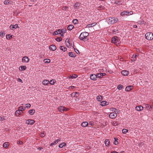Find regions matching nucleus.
I'll list each match as a JSON object with an SVG mask.
<instances>
[{
	"mask_svg": "<svg viewBox=\"0 0 153 153\" xmlns=\"http://www.w3.org/2000/svg\"><path fill=\"white\" fill-rule=\"evenodd\" d=\"M89 33H88L86 32H83L80 34L79 38L81 40L85 41L86 40H88L87 39V37Z\"/></svg>",
	"mask_w": 153,
	"mask_h": 153,
	"instance_id": "nucleus-1",
	"label": "nucleus"
},
{
	"mask_svg": "<svg viewBox=\"0 0 153 153\" xmlns=\"http://www.w3.org/2000/svg\"><path fill=\"white\" fill-rule=\"evenodd\" d=\"M111 42L116 45L117 46H118L120 42V39L118 37L114 36L112 37Z\"/></svg>",
	"mask_w": 153,
	"mask_h": 153,
	"instance_id": "nucleus-2",
	"label": "nucleus"
},
{
	"mask_svg": "<svg viewBox=\"0 0 153 153\" xmlns=\"http://www.w3.org/2000/svg\"><path fill=\"white\" fill-rule=\"evenodd\" d=\"M107 21L109 24H112L117 22L118 21V19L114 17H110L107 19Z\"/></svg>",
	"mask_w": 153,
	"mask_h": 153,
	"instance_id": "nucleus-3",
	"label": "nucleus"
},
{
	"mask_svg": "<svg viewBox=\"0 0 153 153\" xmlns=\"http://www.w3.org/2000/svg\"><path fill=\"white\" fill-rule=\"evenodd\" d=\"M145 38L148 40L153 39V33L151 32L147 33L145 35Z\"/></svg>",
	"mask_w": 153,
	"mask_h": 153,
	"instance_id": "nucleus-4",
	"label": "nucleus"
},
{
	"mask_svg": "<svg viewBox=\"0 0 153 153\" xmlns=\"http://www.w3.org/2000/svg\"><path fill=\"white\" fill-rule=\"evenodd\" d=\"M35 123L34 120L28 119L26 120V123L27 124L33 125Z\"/></svg>",
	"mask_w": 153,
	"mask_h": 153,
	"instance_id": "nucleus-5",
	"label": "nucleus"
},
{
	"mask_svg": "<svg viewBox=\"0 0 153 153\" xmlns=\"http://www.w3.org/2000/svg\"><path fill=\"white\" fill-rule=\"evenodd\" d=\"M117 115L116 113L112 112L109 115V117L110 118L114 119L116 117Z\"/></svg>",
	"mask_w": 153,
	"mask_h": 153,
	"instance_id": "nucleus-6",
	"label": "nucleus"
},
{
	"mask_svg": "<svg viewBox=\"0 0 153 153\" xmlns=\"http://www.w3.org/2000/svg\"><path fill=\"white\" fill-rule=\"evenodd\" d=\"M49 49L52 51H55L56 48V47L54 45H52L49 46Z\"/></svg>",
	"mask_w": 153,
	"mask_h": 153,
	"instance_id": "nucleus-7",
	"label": "nucleus"
},
{
	"mask_svg": "<svg viewBox=\"0 0 153 153\" xmlns=\"http://www.w3.org/2000/svg\"><path fill=\"white\" fill-rule=\"evenodd\" d=\"M29 61V59L28 57L25 56L23 57L22 59V61L23 62H28Z\"/></svg>",
	"mask_w": 153,
	"mask_h": 153,
	"instance_id": "nucleus-8",
	"label": "nucleus"
},
{
	"mask_svg": "<svg viewBox=\"0 0 153 153\" xmlns=\"http://www.w3.org/2000/svg\"><path fill=\"white\" fill-rule=\"evenodd\" d=\"M19 27H18V25L17 24H16L14 25H11L10 26V28L11 30H13V29L14 28L16 29L17 28Z\"/></svg>",
	"mask_w": 153,
	"mask_h": 153,
	"instance_id": "nucleus-9",
	"label": "nucleus"
},
{
	"mask_svg": "<svg viewBox=\"0 0 153 153\" xmlns=\"http://www.w3.org/2000/svg\"><path fill=\"white\" fill-rule=\"evenodd\" d=\"M121 73L123 75L126 76L128 74L129 72L126 70H123L121 71Z\"/></svg>",
	"mask_w": 153,
	"mask_h": 153,
	"instance_id": "nucleus-10",
	"label": "nucleus"
},
{
	"mask_svg": "<svg viewBox=\"0 0 153 153\" xmlns=\"http://www.w3.org/2000/svg\"><path fill=\"white\" fill-rule=\"evenodd\" d=\"M133 88V86L131 85H129L127 86L125 90L126 91H130Z\"/></svg>",
	"mask_w": 153,
	"mask_h": 153,
	"instance_id": "nucleus-11",
	"label": "nucleus"
},
{
	"mask_svg": "<svg viewBox=\"0 0 153 153\" xmlns=\"http://www.w3.org/2000/svg\"><path fill=\"white\" fill-rule=\"evenodd\" d=\"M90 79L93 80H95L97 79V77L95 74H91L90 76Z\"/></svg>",
	"mask_w": 153,
	"mask_h": 153,
	"instance_id": "nucleus-12",
	"label": "nucleus"
},
{
	"mask_svg": "<svg viewBox=\"0 0 153 153\" xmlns=\"http://www.w3.org/2000/svg\"><path fill=\"white\" fill-rule=\"evenodd\" d=\"M143 107L141 105H139L136 107L135 109L138 111H141L143 110Z\"/></svg>",
	"mask_w": 153,
	"mask_h": 153,
	"instance_id": "nucleus-13",
	"label": "nucleus"
},
{
	"mask_svg": "<svg viewBox=\"0 0 153 153\" xmlns=\"http://www.w3.org/2000/svg\"><path fill=\"white\" fill-rule=\"evenodd\" d=\"M100 104L102 106H104L107 105L108 103L106 101H102L100 102Z\"/></svg>",
	"mask_w": 153,
	"mask_h": 153,
	"instance_id": "nucleus-14",
	"label": "nucleus"
},
{
	"mask_svg": "<svg viewBox=\"0 0 153 153\" xmlns=\"http://www.w3.org/2000/svg\"><path fill=\"white\" fill-rule=\"evenodd\" d=\"M138 56V54H136L134 55V54L132 56L131 58L132 59H131V61L132 62H134L136 61V57Z\"/></svg>",
	"mask_w": 153,
	"mask_h": 153,
	"instance_id": "nucleus-15",
	"label": "nucleus"
},
{
	"mask_svg": "<svg viewBox=\"0 0 153 153\" xmlns=\"http://www.w3.org/2000/svg\"><path fill=\"white\" fill-rule=\"evenodd\" d=\"M129 13V12L128 11H125L121 12L120 13V15L121 16L124 15L125 14L128 15Z\"/></svg>",
	"mask_w": 153,
	"mask_h": 153,
	"instance_id": "nucleus-16",
	"label": "nucleus"
},
{
	"mask_svg": "<svg viewBox=\"0 0 153 153\" xmlns=\"http://www.w3.org/2000/svg\"><path fill=\"white\" fill-rule=\"evenodd\" d=\"M78 76L75 74H73L72 75H71L70 76H69V78L70 79H73L74 78H76Z\"/></svg>",
	"mask_w": 153,
	"mask_h": 153,
	"instance_id": "nucleus-17",
	"label": "nucleus"
},
{
	"mask_svg": "<svg viewBox=\"0 0 153 153\" xmlns=\"http://www.w3.org/2000/svg\"><path fill=\"white\" fill-rule=\"evenodd\" d=\"M68 54L69 56L73 58L75 57L76 56L74 53L72 52H69Z\"/></svg>",
	"mask_w": 153,
	"mask_h": 153,
	"instance_id": "nucleus-18",
	"label": "nucleus"
},
{
	"mask_svg": "<svg viewBox=\"0 0 153 153\" xmlns=\"http://www.w3.org/2000/svg\"><path fill=\"white\" fill-rule=\"evenodd\" d=\"M96 24H97V23H95V22L93 23H92V24H88L87 25L86 27H93Z\"/></svg>",
	"mask_w": 153,
	"mask_h": 153,
	"instance_id": "nucleus-19",
	"label": "nucleus"
},
{
	"mask_svg": "<svg viewBox=\"0 0 153 153\" xmlns=\"http://www.w3.org/2000/svg\"><path fill=\"white\" fill-rule=\"evenodd\" d=\"M80 6V4L79 2H76L74 5V7L77 9V7H79Z\"/></svg>",
	"mask_w": 153,
	"mask_h": 153,
	"instance_id": "nucleus-20",
	"label": "nucleus"
},
{
	"mask_svg": "<svg viewBox=\"0 0 153 153\" xmlns=\"http://www.w3.org/2000/svg\"><path fill=\"white\" fill-rule=\"evenodd\" d=\"M61 34L60 29H59L56 31H55L53 34L54 35H55L58 34Z\"/></svg>",
	"mask_w": 153,
	"mask_h": 153,
	"instance_id": "nucleus-21",
	"label": "nucleus"
},
{
	"mask_svg": "<svg viewBox=\"0 0 153 153\" xmlns=\"http://www.w3.org/2000/svg\"><path fill=\"white\" fill-rule=\"evenodd\" d=\"M88 125V123L87 122H83L81 124V126L83 127H85Z\"/></svg>",
	"mask_w": 153,
	"mask_h": 153,
	"instance_id": "nucleus-22",
	"label": "nucleus"
},
{
	"mask_svg": "<svg viewBox=\"0 0 153 153\" xmlns=\"http://www.w3.org/2000/svg\"><path fill=\"white\" fill-rule=\"evenodd\" d=\"M60 49L63 51H65L67 49V48L63 46H60Z\"/></svg>",
	"mask_w": 153,
	"mask_h": 153,
	"instance_id": "nucleus-23",
	"label": "nucleus"
},
{
	"mask_svg": "<svg viewBox=\"0 0 153 153\" xmlns=\"http://www.w3.org/2000/svg\"><path fill=\"white\" fill-rule=\"evenodd\" d=\"M49 82L48 80H44L42 82V84L44 85H47Z\"/></svg>",
	"mask_w": 153,
	"mask_h": 153,
	"instance_id": "nucleus-24",
	"label": "nucleus"
},
{
	"mask_svg": "<svg viewBox=\"0 0 153 153\" xmlns=\"http://www.w3.org/2000/svg\"><path fill=\"white\" fill-rule=\"evenodd\" d=\"M35 112V110L34 109H30L28 111L29 113L31 115H33Z\"/></svg>",
	"mask_w": 153,
	"mask_h": 153,
	"instance_id": "nucleus-25",
	"label": "nucleus"
},
{
	"mask_svg": "<svg viewBox=\"0 0 153 153\" xmlns=\"http://www.w3.org/2000/svg\"><path fill=\"white\" fill-rule=\"evenodd\" d=\"M97 99L99 101H101L102 99V96L101 95L98 96L97 97Z\"/></svg>",
	"mask_w": 153,
	"mask_h": 153,
	"instance_id": "nucleus-26",
	"label": "nucleus"
},
{
	"mask_svg": "<svg viewBox=\"0 0 153 153\" xmlns=\"http://www.w3.org/2000/svg\"><path fill=\"white\" fill-rule=\"evenodd\" d=\"M74 26L72 25H70L68 27V29L69 30H71L73 28Z\"/></svg>",
	"mask_w": 153,
	"mask_h": 153,
	"instance_id": "nucleus-27",
	"label": "nucleus"
},
{
	"mask_svg": "<svg viewBox=\"0 0 153 153\" xmlns=\"http://www.w3.org/2000/svg\"><path fill=\"white\" fill-rule=\"evenodd\" d=\"M66 145L65 143L63 142L59 144V148H62L63 146H65Z\"/></svg>",
	"mask_w": 153,
	"mask_h": 153,
	"instance_id": "nucleus-28",
	"label": "nucleus"
},
{
	"mask_svg": "<svg viewBox=\"0 0 153 153\" xmlns=\"http://www.w3.org/2000/svg\"><path fill=\"white\" fill-rule=\"evenodd\" d=\"M25 107L23 108L22 106H20L18 108L19 110L20 111H25Z\"/></svg>",
	"mask_w": 153,
	"mask_h": 153,
	"instance_id": "nucleus-29",
	"label": "nucleus"
},
{
	"mask_svg": "<svg viewBox=\"0 0 153 153\" xmlns=\"http://www.w3.org/2000/svg\"><path fill=\"white\" fill-rule=\"evenodd\" d=\"M21 69H20L19 68V70H20L21 71L23 70H25L26 69V67L25 66V65H23L22 66L20 67Z\"/></svg>",
	"mask_w": 153,
	"mask_h": 153,
	"instance_id": "nucleus-30",
	"label": "nucleus"
},
{
	"mask_svg": "<svg viewBox=\"0 0 153 153\" xmlns=\"http://www.w3.org/2000/svg\"><path fill=\"white\" fill-rule=\"evenodd\" d=\"M8 143L7 142L4 143L3 144V147L5 148H7L8 146Z\"/></svg>",
	"mask_w": 153,
	"mask_h": 153,
	"instance_id": "nucleus-31",
	"label": "nucleus"
},
{
	"mask_svg": "<svg viewBox=\"0 0 153 153\" xmlns=\"http://www.w3.org/2000/svg\"><path fill=\"white\" fill-rule=\"evenodd\" d=\"M12 38V36L10 34H7L6 35V38L7 39L9 40L10 39Z\"/></svg>",
	"mask_w": 153,
	"mask_h": 153,
	"instance_id": "nucleus-32",
	"label": "nucleus"
},
{
	"mask_svg": "<svg viewBox=\"0 0 153 153\" xmlns=\"http://www.w3.org/2000/svg\"><path fill=\"white\" fill-rule=\"evenodd\" d=\"M64 108V107L63 106H60L58 108V109L59 111L62 112V111H63V109Z\"/></svg>",
	"mask_w": 153,
	"mask_h": 153,
	"instance_id": "nucleus-33",
	"label": "nucleus"
},
{
	"mask_svg": "<svg viewBox=\"0 0 153 153\" xmlns=\"http://www.w3.org/2000/svg\"><path fill=\"white\" fill-rule=\"evenodd\" d=\"M43 61L45 63H49L51 62L50 60L48 59H45Z\"/></svg>",
	"mask_w": 153,
	"mask_h": 153,
	"instance_id": "nucleus-34",
	"label": "nucleus"
},
{
	"mask_svg": "<svg viewBox=\"0 0 153 153\" xmlns=\"http://www.w3.org/2000/svg\"><path fill=\"white\" fill-rule=\"evenodd\" d=\"M114 144L116 145L118 143V142L117 141V140H118V139L117 138L114 137Z\"/></svg>",
	"mask_w": 153,
	"mask_h": 153,
	"instance_id": "nucleus-35",
	"label": "nucleus"
},
{
	"mask_svg": "<svg viewBox=\"0 0 153 153\" xmlns=\"http://www.w3.org/2000/svg\"><path fill=\"white\" fill-rule=\"evenodd\" d=\"M114 4L118 5H120L122 4V3L120 1H116L114 2Z\"/></svg>",
	"mask_w": 153,
	"mask_h": 153,
	"instance_id": "nucleus-36",
	"label": "nucleus"
},
{
	"mask_svg": "<svg viewBox=\"0 0 153 153\" xmlns=\"http://www.w3.org/2000/svg\"><path fill=\"white\" fill-rule=\"evenodd\" d=\"M105 144L106 146H109V140L108 139H106L105 141Z\"/></svg>",
	"mask_w": 153,
	"mask_h": 153,
	"instance_id": "nucleus-37",
	"label": "nucleus"
},
{
	"mask_svg": "<svg viewBox=\"0 0 153 153\" xmlns=\"http://www.w3.org/2000/svg\"><path fill=\"white\" fill-rule=\"evenodd\" d=\"M20 110H17L15 112V115L16 116H17V114H18L19 115H20L21 114L20 112Z\"/></svg>",
	"mask_w": 153,
	"mask_h": 153,
	"instance_id": "nucleus-38",
	"label": "nucleus"
},
{
	"mask_svg": "<svg viewBox=\"0 0 153 153\" xmlns=\"http://www.w3.org/2000/svg\"><path fill=\"white\" fill-rule=\"evenodd\" d=\"M73 22L74 24H77L78 23V20L77 19H74Z\"/></svg>",
	"mask_w": 153,
	"mask_h": 153,
	"instance_id": "nucleus-39",
	"label": "nucleus"
},
{
	"mask_svg": "<svg viewBox=\"0 0 153 153\" xmlns=\"http://www.w3.org/2000/svg\"><path fill=\"white\" fill-rule=\"evenodd\" d=\"M128 131L127 129H123L122 130V133L124 134H126L128 132Z\"/></svg>",
	"mask_w": 153,
	"mask_h": 153,
	"instance_id": "nucleus-40",
	"label": "nucleus"
},
{
	"mask_svg": "<svg viewBox=\"0 0 153 153\" xmlns=\"http://www.w3.org/2000/svg\"><path fill=\"white\" fill-rule=\"evenodd\" d=\"M123 87V86L122 85H119L117 86V88L119 90H121Z\"/></svg>",
	"mask_w": 153,
	"mask_h": 153,
	"instance_id": "nucleus-41",
	"label": "nucleus"
},
{
	"mask_svg": "<svg viewBox=\"0 0 153 153\" xmlns=\"http://www.w3.org/2000/svg\"><path fill=\"white\" fill-rule=\"evenodd\" d=\"M55 40L59 42L61 41L62 40V39L60 37H58L55 39Z\"/></svg>",
	"mask_w": 153,
	"mask_h": 153,
	"instance_id": "nucleus-42",
	"label": "nucleus"
},
{
	"mask_svg": "<svg viewBox=\"0 0 153 153\" xmlns=\"http://www.w3.org/2000/svg\"><path fill=\"white\" fill-rule=\"evenodd\" d=\"M112 124L113 126H114L118 125L119 124L116 121H114L113 122Z\"/></svg>",
	"mask_w": 153,
	"mask_h": 153,
	"instance_id": "nucleus-43",
	"label": "nucleus"
},
{
	"mask_svg": "<svg viewBox=\"0 0 153 153\" xmlns=\"http://www.w3.org/2000/svg\"><path fill=\"white\" fill-rule=\"evenodd\" d=\"M76 94H78V95L79 94L77 93V92H73L71 94V96H73V97H74L75 96H76Z\"/></svg>",
	"mask_w": 153,
	"mask_h": 153,
	"instance_id": "nucleus-44",
	"label": "nucleus"
},
{
	"mask_svg": "<svg viewBox=\"0 0 153 153\" xmlns=\"http://www.w3.org/2000/svg\"><path fill=\"white\" fill-rule=\"evenodd\" d=\"M96 76L97 78H100L101 77V74L100 73L97 74L96 75Z\"/></svg>",
	"mask_w": 153,
	"mask_h": 153,
	"instance_id": "nucleus-45",
	"label": "nucleus"
},
{
	"mask_svg": "<svg viewBox=\"0 0 153 153\" xmlns=\"http://www.w3.org/2000/svg\"><path fill=\"white\" fill-rule=\"evenodd\" d=\"M105 8V7L102 6L101 5L99 6L98 8V9L99 10H101L102 9H103Z\"/></svg>",
	"mask_w": 153,
	"mask_h": 153,
	"instance_id": "nucleus-46",
	"label": "nucleus"
},
{
	"mask_svg": "<svg viewBox=\"0 0 153 153\" xmlns=\"http://www.w3.org/2000/svg\"><path fill=\"white\" fill-rule=\"evenodd\" d=\"M57 143H58V141H57L55 140L53 143H52L50 144V146H52L53 145Z\"/></svg>",
	"mask_w": 153,
	"mask_h": 153,
	"instance_id": "nucleus-47",
	"label": "nucleus"
},
{
	"mask_svg": "<svg viewBox=\"0 0 153 153\" xmlns=\"http://www.w3.org/2000/svg\"><path fill=\"white\" fill-rule=\"evenodd\" d=\"M74 48V51L76 52V53L78 54L80 53L79 52L78 50Z\"/></svg>",
	"mask_w": 153,
	"mask_h": 153,
	"instance_id": "nucleus-48",
	"label": "nucleus"
},
{
	"mask_svg": "<svg viewBox=\"0 0 153 153\" xmlns=\"http://www.w3.org/2000/svg\"><path fill=\"white\" fill-rule=\"evenodd\" d=\"M68 7L67 6H64L62 8L63 10H66L67 8H68Z\"/></svg>",
	"mask_w": 153,
	"mask_h": 153,
	"instance_id": "nucleus-49",
	"label": "nucleus"
},
{
	"mask_svg": "<svg viewBox=\"0 0 153 153\" xmlns=\"http://www.w3.org/2000/svg\"><path fill=\"white\" fill-rule=\"evenodd\" d=\"M144 21L143 20L139 21L137 23L140 24L142 25L143 24Z\"/></svg>",
	"mask_w": 153,
	"mask_h": 153,
	"instance_id": "nucleus-50",
	"label": "nucleus"
},
{
	"mask_svg": "<svg viewBox=\"0 0 153 153\" xmlns=\"http://www.w3.org/2000/svg\"><path fill=\"white\" fill-rule=\"evenodd\" d=\"M4 3L5 4H8L9 3V0H6L4 1Z\"/></svg>",
	"mask_w": 153,
	"mask_h": 153,
	"instance_id": "nucleus-51",
	"label": "nucleus"
},
{
	"mask_svg": "<svg viewBox=\"0 0 153 153\" xmlns=\"http://www.w3.org/2000/svg\"><path fill=\"white\" fill-rule=\"evenodd\" d=\"M50 83L51 85H53L55 83V82L54 80H51L50 81Z\"/></svg>",
	"mask_w": 153,
	"mask_h": 153,
	"instance_id": "nucleus-52",
	"label": "nucleus"
},
{
	"mask_svg": "<svg viewBox=\"0 0 153 153\" xmlns=\"http://www.w3.org/2000/svg\"><path fill=\"white\" fill-rule=\"evenodd\" d=\"M17 143L20 145H22L23 144V142L19 140L18 141Z\"/></svg>",
	"mask_w": 153,
	"mask_h": 153,
	"instance_id": "nucleus-53",
	"label": "nucleus"
},
{
	"mask_svg": "<svg viewBox=\"0 0 153 153\" xmlns=\"http://www.w3.org/2000/svg\"><path fill=\"white\" fill-rule=\"evenodd\" d=\"M5 33L1 32L0 33V36H4L5 35Z\"/></svg>",
	"mask_w": 153,
	"mask_h": 153,
	"instance_id": "nucleus-54",
	"label": "nucleus"
},
{
	"mask_svg": "<svg viewBox=\"0 0 153 153\" xmlns=\"http://www.w3.org/2000/svg\"><path fill=\"white\" fill-rule=\"evenodd\" d=\"M60 31H61V33H65V30H64L63 29L60 30Z\"/></svg>",
	"mask_w": 153,
	"mask_h": 153,
	"instance_id": "nucleus-55",
	"label": "nucleus"
},
{
	"mask_svg": "<svg viewBox=\"0 0 153 153\" xmlns=\"http://www.w3.org/2000/svg\"><path fill=\"white\" fill-rule=\"evenodd\" d=\"M26 105H27L26 107L27 108H30L31 106V105L30 104H26Z\"/></svg>",
	"mask_w": 153,
	"mask_h": 153,
	"instance_id": "nucleus-56",
	"label": "nucleus"
},
{
	"mask_svg": "<svg viewBox=\"0 0 153 153\" xmlns=\"http://www.w3.org/2000/svg\"><path fill=\"white\" fill-rule=\"evenodd\" d=\"M100 74H101V76H105L106 75V74L105 73H100Z\"/></svg>",
	"mask_w": 153,
	"mask_h": 153,
	"instance_id": "nucleus-57",
	"label": "nucleus"
},
{
	"mask_svg": "<svg viewBox=\"0 0 153 153\" xmlns=\"http://www.w3.org/2000/svg\"><path fill=\"white\" fill-rule=\"evenodd\" d=\"M17 81L19 82H21L22 83L23 82L22 80L19 78H18Z\"/></svg>",
	"mask_w": 153,
	"mask_h": 153,
	"instance_id": "nucleus-58",
	"label": "nucleus"
},
{
	"mask_svg": "<svg viewBox=\"0 0 153 153\" xmlns=\"http://www.w3.org/2000/svg\"><path fill=\"white\" fill-rule=\"evenodd\" d=\"M65 42L66 43V42H68V43H69V44H70V43H69V39H66L65 41Z\"/></svg>",
	"mask_w": 153,
	"mask_h": 153,
	"instance_id": "nucleus-59",
	"label": "nucleus"
},
{
	"mask_svg": "<svg viewBox=\"0 0 153 153\" xmlns=\"http://www.w3.org/2000/svg\"><path fill=\"white\" fill-rule=\"evenodd\" d=\"M68 110V108L64 107V108L63 109V111H67Z\"/></svg>",
	"mask_w": 153,
	"mask_h": 153,
	"instance_id": "nucleus-60",
	"label": "nucleus"
},
{
	"mask_svg": "<svg viewBox=\"0 0 153 153\" xmlns=\"http://www.w3.org/2000/svg\"><path fill=\"white\" fill-rule=\"evenodd\" d=\"M43 149V148L42 147H40L38 148V149L39 150H40L41 149Z\"/></svg>",
	"mask_w": 153,
	"mask_h": 153,
	"instance_id": "nucleus-61",
	"label": "nucleus"
},
{
	"mask_svg": "<svg viewBox=\"0 0 153 153\" xmlns=\"http://www.w3.org/2000/svg\"><path fill=\"white\" fill-rule=\"evenodd\" d=\"M5 120L4 118V117H1L0 118V120Z\"/></svg>",
	"mask_w": 153,
	"mask_h": 153,
	"instance_id": "nucleus-62",
	"label": "nucleus"
},
{
	"mask_svg": "<svg viewBox=\"0 0 153 153\" xmlns=\"http://www.w3.org/2000/svg\"><path fill=\"white\" fill-rule=\"evenodd\" d=\"M111 153H118L117 152L115 151L111 152Z\"/></svg>",
	"mask_w": 153,
	"mask_h": 153,
	"instance_id": "nucleus-63",
	"label": "nucleus"
},
{
	"mask_svg": "<svg viewBox=\"0 0 153 153\" xmlns=\"http://www.w3.org/2000/svg\"><path fill=\"white\" fill-rule=\"evenodd\" d=\"M149 106L150 105L147 104L146 106L147 108H149Z\"/></svg>",
	"mask_w": 153,
	"mask_h": 153,
	"instance_id": "nucleus-64",
	"label": "nucleus"
}]
</instances>
